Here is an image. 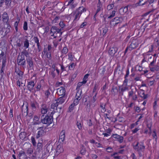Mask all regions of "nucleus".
Masks as SVG:
<instances>
[{
    "label": "nucleus",
    "mask_w": 159,
    "mask_h": 159,
    "mask_svg": "<svg viewBox=\"0 0 159 159\" xmlns=\"http://www.w3.org/2000/svg\"><path fill=\"white\" fill-rule=\"evenodd\" d=\"M54 114V113L52 111L50 113L49 112L45 116L43 115L41 117V122L44 124L47 125V126H48L53 122V116Z\"/></svg>",
    "instance_id": "obj_1"
},
{
    "label": "nucleus",
    "mask_w": 159,
    "mask_h": 159,
    "mask_svg": "<svg viewBox=\"0 0 159 159\" xmlns=\"http://www.w3.org/2000/svg\"><path fill=\"white\" fill-rule=\"evenodd\" d=\"M46 128L44 126L39 127L37 128L38 133L37 135L36 136V138L38 139L44 135L46 132L45 131Z\"/></svg>",
    "instance_id": "obj_2"
},
{
    "label": "nucleus",
    "mask_w": 159,
    "mask_h": 159,
    "mask_svg": "<svg viewBox=\"0 0 159 159\" xmlns=\"http://www.w3.org/2000/svg\"><path fill=\"white\" fill-rule=\"evenodd\" d=\"M122 17H116L110 21V25L111 26H116L122 21Z\"/></svg>",
    "instance_id": "obj_3"
},
{
    "label": "nucleus",
    "mask_w": 159,
    "mask_h": 159,
    "mask_svg": "<svg viewBox=\"0 0 159 159\" xmlns=\"http://www.w3.org/2000/svg\"><path fill=\"white\" fill-rule=\"evenodd\" d=\"M17 62L18 65L21 66L25 65L26 61L24 56L21 55L20 58H19V57H18L17 60Z\"/></svg>",
    "instance_id": "obj_4"
},
{
    "label": "nucleus",
    "mask_w": 159,
    "mask_h": 159,
    "mask_svg": "<svg viewBox=\"0 0 159 159\" xmlns=\"http://www.w3.org/2000/svg\"><path fill=\"white\" fill-rule=\"evenodd\" d=\"M24 104L23 103V105L21 107V109L22 111V115L23 116H26L28 115V103H26V105L24 107Z\"/></svg>",
    "instance_id": "obj_5"
},
{
    "label": "nucleus",
    "mask_w": 159,
    "mask_h": 159,
    "mask_svg": "<svg viewBox=\"0 0 159 159\" xmlns=\"http://www.w3.org/2000/svg\"><path fill=\"white\" fill-rule=\"evenodd\" d=\"M139 41L138 39H133L132 42L129 45V47H130V50H132L135 48L138 45Z\"/></svg>",
    "instance_id": "obj_6"
},
{
    "label": "nucleus",
    "mask_w": 159,
    "mask_h": 159,
    "mask_svg": "<svg viewBox=\"0 0 159 159\" xmlns=\"http://www.w3.org/2000/svg\"><path fill=\"white\" fill-rule=\"evenodd\" d=\"M131 71L133 72L131 75L132 77H134L135 75L138 74V72L139 71V66L137 65L134 68H132Z\"/></svg>",
    "instance_id": "obj_7"
},
{
    "label": "nucleus",
    "mask_w": 159,
    "mask_h": 159,
    "mask_svg": "<svg viewBox=\"0 0 159 159\" xmlns=\"http://www.w3.org/2000/svg\"><path fill=\"white\" fill-rule=\"evenodd\" d=\"M35 85V83L34 80H31L29 82H28V84L27 85L28 90L31 92L34 89Z\"/></svg>",
    "instance_id": "obj_8"
},
{
    "label": "nucleus",
    "mask_w": 159,
    "mask_h": 159,
    "mask_svg": "<svg viewBox=\"0 0 159 159\" xmlns=\"http://www.w3.org/2000/svg\"><path fill=\"white\" fill-rule=\"evenodd\" d=\"M2 21L4 24H7L9 23L8 21L9 17L8 14L6 12H4L2 15Z\"/></svg>",
    "instance_id": "obj_9"
},
{
    "label": "nucleus",
    "mask_w": 159,
    "mask_h": 159,
    "mask_svg": "<svg viewBox=\"0 0 159 159\" xmlns=\"http://www.w3.org/2000/svg\"><path fill=\"white\" fill-rule=\"evenodd\" d=\"M128 88L127 86H125L123 87V86H119L118 92H119V96H121L123 95V93L126 90H127Z\"/></svg>",
    "instance_id": "obj_10"
},
{
    "label": "nucleus",
    "mask_w": 159,
    "mask_h": 159,
    "mask_svg": "<svg viewBox=\"0 0 159 159\" xmlns=\"http://www.w3.org/2000/svg\"><path fill=\"white\" fill-rule=\"evenodd\" d=\"M65 93L66 90L63 87H61L57 89V93L59 96H65Z\"/></svg>",
    "instance_id": "obj_11"
},
{
    "label": "nucleus",
    "mask_w": 159,
    "mask_h": 159,
    "mask_svg": "<svg viewBox=\"0 0 159 159\" xmlns=\"http://www.w3.org/2000/svg\"><path fill=\"white\" fill-rule=\"evenodd\" d=\"M118 50L117 48L116 47H112L110 48L108 53L109 55L111 56H113L117 52Z\"/></svg>",
    "instance_id": "obj_12"
},
{
    "label": "nucleus",
    "mask_w": 159,
    "mask_h": 159,
    "mask_svg": "<svg viewBox=\"0 0 159 159\" xmlns=\"http://www.w3.org/2000/svg\"><path fill=\"white\" fill-rule=\"evenodd\" d=\"M30 105L32 109L34 111L36 110L37 108H39V104L36 101L31 102Z\"/></svg>",
    "instance_id": "obj_13"
},
{
    "label": "nucleus",
    "mask_w": 159,
    "mask_h": 159,
    "mask_svg": "<svg viewBox=\"0 0 159 159\" xmlns=\"http://www.w3.org/2000/svg\"><path fill=\"white\" fill-rule=\"evenodd\" d=\"M112 137L115 139H116L120 143H121L123 141L124 138L122 136L115 134H112Z\"/></svg>",
    "instance_id": "obj_14"
},
{
    "label": "nucleus",
    "mask_w": 159,
    "mask_h": 159,
    "mask_svg": "<svg viewBox=\"0 0 159 159\" xmlns=\"http://www.w3.org/2000/svg\"><path fill=\"white\" fill-rule=\"evenodd\" d=\"M65 131L63 130L60 133L59 136V142L60 143H62L63 142L65 138Z\"/></svg>",
    "instance_id": "obj_15"
},
{
    "label": "nucleus",
    "mask_w": 159,
    "mask_h": 159,
    "mask_svg": "<svg viewBox=\"0 0 159 159\" xmlns=\"http://www.w3.org/2000/svg\"><path fill=\"white\" fill-rule=\"evenodd\" d=\"M108 30V27L107 25H105L104 27L100 30V34H102V36H104Z\"/></svg>",
    "instance_id": "obj_16"
},
{
    "label": "nucleus",
    "mask_w": 159,
    "mask_h": 159,
    "mask_svg": "<svg viewBox=\"0 0 159 159\" xmlns=\"http://www.w3.org/2000/svg\"><path fill=\"white\" fill-rule=\"evenodd\" d=\"M63 151V148L62 147V145L61 143H59L57 145V147L56 150V153L58 154L62 152Z\"/></svg>",
    "instance_id": "obj_17"
},
{
    "label": "nucleus",
    "mask_w": 159,
    "mask_h": 159,
    "mask_svg": "<svg viewBox=\"0 0 159 159\" xmlns=\"http://www.w3.org/2000/svg\"><path fill=\"white\" fill-rule=\"evenodd\" d=\"M43 144L42 143L39 142L37 146V148L36 150L39 153L42 152L43 150Z\"/></svg>",
    "instance_id": "obj_18"
},
{
    "label": "nucleus",
    "mask_w": 159,
    "mask_h": 159,
    "mask_svg": "<svg viewBox=\"0 0 159 159\" xmlns=\"http://www.w3.org/2000/svg\"><path fill=\"white\" fill-rule=\"evenodd\" d=\"M145 147V146L144 143L142 142H141L140 143V151L141 150L142 152H140V157L143 155V151L144 150Z\"/></svg>",
    "instance_id": "obj_19"
},
{
    "label": "nucleus",
    "mask_w": 159,
    "mask_h": 159,
    "mask_svg": "<svg viewBox=\"0 0 159 159\" xmlns=\"http://www.w3.org/2000/svg\"><path fill=\"white\" fill-rule=\"evenodd\" d=\"M30 147L28 148H26L25 150L26 151L27 154L29 155L30 156L34 152L33 149L31 147V145H30Z\"/></svg>",
    "instance_id": "obj_20"
},
{
    "label": "nucleus",
    "mask_w": 159,
    "mask_h": 159,
    "mask_svg": "<svg viewBox=\"0 0 159 159\" xmlns=\"http://www.w3.org/2000/svg\"><path fill=\"white\" fill-rule=\"evenodd\" d=\"M58 106V102H56L55 103H53L51 104V109H53V111H52L54 113L56 112L57 110Z\"/></svg>",
    "instance_id": "obj_21"
},
{
    "label": "nucleus",
    "mask_w": 159,
    "mask_h": 159,
    "mask_svg": "<svg viewBox=\"0 0 159 159\" xmlns=\"http://www.w3.org/2000/svg\"><path fill=\"white\" fill-rule=\"evenodd\" d=\"M86 9L83 7H79L76 10V11L77 13L81 15L83 12L85 11Z\"/></svg>",
    "instance_id": "obj_22"
},
{
    "label": "nucleus",
    "mask_w": 159,
    "mask_h": 159,
    "mask_svg": "<svg viewBox=\"0 0 159 159\" xmlns=\"http://www.w3.org/2000/svg\"><path fill=\"white\" fill-rule=\"evenodd\" d=\"M139 142L138 141H135L132 144L135 150L137 151H138L139 150Z\"/></svg>",
    "instance_id": "obj_23"
},
{
    "label": "nucleus",
    "mask_w": 159,
    "mask_h": 159,
    "mask_svg": "<svg viewBox=\"0 0 159 159\" xmlns=\"http://www.w3.org/2000/svg\"><path fill=\"white\" fill-rule=\"evenodd\" d=\"M150 70L152 72H155V71H158L159 70V66L158 65H156L154 67L151 66L149 67Z\"/></svg>",
    "instance_id": "obj_24"
},
{
    "label": "nucleus",
    "mask_w": 159,
    "mask_h": 159,
    "mask_svg": "<svg viewBox=\"0 0 159 159\" xmlns=\"http://www.w3.org/2000/svg\"><path fill=\"white\" fill-rule=\"evenodd\" d=\"M111 92L114 95H115L118 92V89L117 87L113 85L112 87Z\"/></svg>",
    "instance_id": "obj_25"
},
{
    "label": "nucleus",
    "mask_w": 159,
    "mask_h": 159,
    "mask_svg": "<svg viewBox=\"0 0 159 159\" xmlns=\"http://www.w3.org/2000/svg\"><path fill=\"white\" fill-rule=\"evenodd\" d=\"M7 25V28H5L6 29V30L5 32L4 36H6L7 34L8 33H9L10 31V28L11 27V26L10 25V23H8L7 24H6Z\"/></svg>",
    "instance_id": "obj_26"
},
{
    "label": "nucleus",
    "mask_w": 159,
    "mask_h": 159,
    "mask_svg": "<svg viewBox=\"0 0 159 159\" xmlns=\"http://www.w3.org/2000/svg\"><path fill=\"white\" fill-rule=\"evenodd\" d=\"M65 96H62L58 98L57 100V102H58V104H61L63 103L65 101Z\"/></svg>",
    "instance_id": "obj_27"
},
{
    "label": "nucleus",
    "mask_w": 159,
    "mask_h": 159,
    "mask_svg": "<svg viewBox=\"0 0 159 159\" xmlns=\"http://www.w3.org/2000/svg\"><path fill=\"white\" fill-rule=\"evenodd\" d=\"M106 104H105L104 105H103V104L101 102L100 103V107L102 109V110H101V112H102L104 113L106 111Z\"/></svg>",
    "instance_id": "obj_28"
},
{
    "label": "nucleus",
    "mask_w": 159,
    "mask_h": 159,
    "mask_svg": "<svg viewBox=\"0 0 159 159\" xmlns=\"http://www.w3.org/2000/svg\"><path fill=\"white\" fill-rule=\"evenodd\" d=\"M140 97L144 99L147 98V94L145 95L144 91L141 89L140 91Z\"/></svg>",
    "instance_id": "obj_29"
},
{
    "label": "nucleus",
    "mask_w": 159,
    "mask_h": 159,
    "mask_svg": "<svg viewBox=\"0 0 159 159\" xmlns=\"http://www.w3.org/2000/svg\"><path fill=\"white\" fill-rule=\"evenodd\" d=\"M24 43V47L26 49L29 48V41L27 39H25V41L23 42Z\"/></svg>",
    "instance_id": "obj_30"
},
{
    "label": "nucleus",
    "mask_w": 159,
    "mask_h": 159,
    "mask_svg": "<svg viewBox=\"0 0 159 159\" xmlns=\"http://www.w3.org/2000/svg\"><path fill=\"white\" fill-rule=\"evenodd\" d=\"M27 134L25 132H21L19 134V137L20 139L24 140L26 137Z\"/></svg>",
    "instance_id": "obj_31"
},
{
    "label": "nucleus",
    "mask_w": 159,
    "mask_h": 159,
    "mask_svg": "<svg viewBox=\"0 0 159 159\" xmlns=\"http://www.w3.org/2000/svg\"><path fill=\"white\" fill-rule=\"evenodd\" d=\"M73 14L74 15L75 14L74 21H77L80 18L81 15L77 13L76 11H74Z\"/></svg>",
    "instance_id": "obj_32"
},
{
    "label": "nucleus",
    "mask_w": 159,
    "mask_h": 159,
    "mask_svg": "<svg viewBox=\"0 0 159 159\" xmlns=\"http://www.w3.org/2000/svg\"><path fill=\"white\" fill-rule=\"evenodd\" d=\"M15 72L19 76H21V77H23L24 73L23 72L20 70L18 68L17 69L16 68Z\"/></svg>",
    "instance_id": "obj_33"
},
{
    "label": "nucleus",
    "mask_w": 159,
    "mask_h": 159,
    "mask_svg": "<svg viewBox=\"0 0 159 159\" xmlns=\"http://www.w3.org/2000/svg\"><path fill=\"white\" fill-rule=\"evenodd\" d=\"M26 155L25 152L23 151H21L19 153L18 157L19 159H20V157H25Z\"/></svg>",
    "instance_id": "obj_34"
},
{
    "label": "nucleus",
    "mask_w": 159,
    "mask_h": 159,
    "mask_svg": "<svg viewBox=\"0 0 159 159\" xmlns=\"http://www.w3.org/2000/svg\"><path fill=\"white\" fill-rule=\"evenodd\" d=\"M81 93L82 91L80 92L79 91H78L77 92L75 96V98L77 99H79V100H80V99L81 98Z\"/></svg>",
    "instance_id": "obj_35"
},
{
    "label": "nucleus",
    "mask_w": 159,
    "mask_h": 159,
    "mask_svg": "<svg viewBox=\"0 0 159 159\" xmlns=\"http://www.w3.org/2000/svg\"><path fill=\"white\" fill-rule=\"evenodd\" d=\"M48 109L46 106H44L41 109V112L42 114H45L47 112Z\"/></svg>",
    "instance_id": "obj_36"
},
{
    "label": "nucleus",
    "mask_w": 159,
    "mask_h": 159,
    "mask_svg": "<svg viewBox=\"0 0 159 159\" xmlns=\"http://www.w3.org/2000/svg\"><path fill=\"white\" fill-rule=\"evenodd\" d=\"M27 62L29 66V68L30 69H32L34 66L32 60L27 61Z\"/></svg>",
    "instance_id": "obj_37"
},
{
    "label": "nucleus",
    "mask_w": 159,
    "mask_h": 159,
    "mask_svg": "<svg viewBox=\"0 0 159 159\" xmlns=\"http://www.w3.org/2000/svg\"><path fill=\"white\" fill-rule=\"evenodd\" d=\"M33 39L35 43L37 44V46L39 47V44H40V43H39V40L38 37L37 36H34L33 38Z\"/></svg>",
    "instance_id": "obj_38"
},
{
    "label": "nucleus",
    "mask_w": 159,
    "mask_h": 159,
    "mask_svg": "<svg viewBox=\"0 0 159 159\" xmlns=\"http://www.w3.org/2000/svg\"><path fill=\"white\" fill-rule=\"evenodd\" d=\"M75 106V104H73V103H72L71 105H70L68 108V111L70 112H71L74 109V107Z\"/></svg>",
    "instance_id": "obj_39"
},
{
    "label": "nucleus",
    "mask_w": 159,
    "mask_h": 159,
    "mask_svg": "<svg viewBox=\"0 0 159 159\" xmlns=\"http://www.w3.org/2000/svg\"><path fill=\"white\" fill-rule=\"evenodd\" d=\"M106 71V68L105 66L103 67L102 68H101L99 69V71L100 72V74L104 75Z\"/></svg>",
    "instance_id": "obj_40"
},
{
    "label": "nucleus",
    "mask_w": 159,
    "mask_h": 159,
    "mask_svg": "<svg viewBox=\"0 0 159 159\" xmlns=\"http://www.w3.org/2000/svg\"><path fill=\"white\" fill-rule=\"evenodd\" d=\"M56 33V27L53 26L51 29L50 34H51L52 33Z\"/></svg>",
    "instance_id": "obj_41"
},
{
    "label": "nucleus",
    "mask_w": 159,
    "mask_h": 159,
    "mask_svg": "<svg viewBox=\"0 0 159 159\" xmlns=\"http://www.w3.org/2000/svg\"><path fill=\"white\" fill-rule=\"evenodd\" d=\"M82 148L80 151V153L82 155H84L85 154L86 152V149L85 148H84V146L82 145Z\"/></svg>",
    "instance_id": "obj_42"
},
{
    "label": "nucleus",
    "mask_w": 159,
    "mask_h": 159,
    "mask_svg": "<svg viewBox=\"0 0 159 159\" xmlns=\"http://www.w3.org/2000/svg\"><path fill=\"white\" fill-rule=\"evenodd\" d=\"M156 58H155L154 57L153 58V61H152L149 65V67H151V66H154V63H155V62L156 61Z\"/></svg>",
    "instance_id": "obj_43"
},
{
    "label": "nucleus",
    "mask_w": 159,
    "mask_h": 159,
    "mask_svg": "<svg viewBox=\"0 0 159 159\" xmlns=\"http://www.w3.org/2000/svg\"><path fill=\"white\" fill-rule=\"evenodd\" d=\"M31 140L33 146L35 147L36 146V143L35 141L34 138L33 136L31 138Z\"/></svg>",
    "instance_id": "obj_44"
},
{
    "label": "nucleus",
    "mask_w": 159,
    "mask_h": 159,
    "mask_svg": "<svg viewBox=\"0 0 159 159\" xmlns=\"http://www.w3.org/2000/svg\"><path fill=\"white\" fill-rule=\"evenodd\" d=\"M68 51V48L66 46L64 47L62 51V53L64 54H66Z\"/></svg>",
    "instance_id": "obj_45"
},
{
    "label": "nucleus",
    "mask_w": 159,
    "mask_h": 159,
    "mask_svg": "<svg viewBox=\"0 0 159 159\" xmlns=\"http://www.w3.org/2000/svg\"><path fill=\"white\" fill-rule=\"evenodd\" d=\"M140 6H143L147 2V0H140Z\"/></svg>",
    "instance_id": "obj_46"
},
{
    "label": "nucleus",
    "mask_w": 159,
    "mask_h": 159,
    "mask_svg": "<svg viewBox=\"0 0 159 159\" xmlns=\"http://www.w3.org/2000/svg\"><path fill=\"white\" fill-rule=\"evenodd\" d=\"M6 5L7 6H10L11 2V0H4Z\"/></svg>",
    "instance_id": "obj_47"
},
{
    "label": "nucleus",
    "mask_w": 159,
    "mask_h": 159,
    "mask_svg": "<svg viewBox=\"0 0 159 159\" xmlns=\"http://www.w3.org/2000/svg\"><path fill=\"white\" fill-rule=\"evenodd\" d=\"M23 28L25 30H28L27 23L26 21L24 22Z\"/></svg>",
    "instance_id": "obj_48"
},
{
    "label": "nucleus",
    "mask_w": 159,
    "mask_h": 159,
    "mask_svg": "<svg viewBox=\"0 0 159 159\" xmlns=\"http://www.w3.org/2000/svg\"><path fill=\"white\" fill-rule=\"evenodd\" d=\"M114 3H112L111 4L108 5L107 7V9L108 10H110L111 9H112L114 7Z\"/></svg>",
    "instance_id": "obj_49"
},
{
    "label": "nucleus",
    "mask_w": 159,
    "mask_h": 159,
    "mask_svg": "<svg viewBox=\"0 0 159 159\" xmlns=\"http://www.w3.org/2000/svg\"><path fill=\"white\" fill-rule=\"evenodd\" d=\"M116 13V11L115 10H113L111 12V14L110 15V16L108 17V18L109 19H111L113 17H114L115 16V14Z\"/></svg>",
    "instance_id": "obj_50"
},
{
    "label": "nucleus",
    "mask_w": 159,
    "mask_h": 159,
    "mask_svg": "<svg viewBox=\"0 0 159 159\" xmlns=\"http://www.w3.org/2000/svg\"><path fill=\"white\" fill-rule=\"evenodd\" d=\"M76 125L79 130H81L82 129V126L81 123L78 121L77 122Z\"/></svg>",
    "instance_id": "obj_51"
},
{
    "label": "nucleus",
    "mask_w": 159,
    "mask_h": 159,
    "mask_svg": "<svg viewBox=\"0 0 159 159\" xmlns=\"http://www.w3.org/2000/svg\"><path fill=\"white\" fill-rule=\"evenodd\" d=\"M153 134L152 135L153 138V139H155L156 140L157 139V136L155 130H153Z\"/></svg>",
    "instance_id": "obj_52"
},
{
    "label": "nucleus",
    "mask_w": 159,
    "mask_h": 159,
    "mask_svg": "<svg viewBox=\"0 0 159 159\" xmlns=\"http://www.w3.org/2000/svg\"><path fill=\"white\" fill-rule=\"evenodd\" d=\"M125 80L123 82V84L121 86H123V87H125V86H127V83L128 82V79L126 78H125Z\"/></svg>",
    "instance_id": "obj_53"
},
{
    "label": "nucleus",
    "mask_w": 159,
    "mask_h": 159,
    "mask_svg": "<svg viewBox=\"0 0 159 159\" xmlns=\"http://www.w3.org/2000/svg\"><path fill=\"white\" fill-rule=\"evenodd\" d=\"M29 54L28 52L26 50H25L21 52V55H25V57L27 56V55Z\"/></svg>",
    "instance_id": "obj_54"
},
{
    "label": "nucleus",
    "mask_w": 159,
    "mask_h": 159,
    "mask_svg": "<svg viewBox=\"0 0 159 159\" xmlns=\"http://www.w3.org/2000/svg\"><path fill=\"white\" fill-rule=\"evenodd\" d=\"M47 57L49 60H51L52 58L51 53L50 52H48L46 54Z\"/></svg>",
    "instance_id": "obj_55"
},
{
    "label": "nucleus",
    "mask_w": 159,
    "mask_h": 159,
    "mask_svg": "<svg viewBox=\"0 0 159 159\" xmlns=\"http://www.w3.org/2000/svg\"><path fill=\"white\" fill-rule=\"evenodd\" d=\"M135 93H134L132 90H131L129 92L128 96L129 97H132Z\"/></svg>",
    "instance_id": "obj_56"
},
{
    "label": "nucleus",
    "mask_w": 159,
    "mask_h": 159,
    "mask_svg": "<svg viewBox=\"0 0 159 159\" xmlns=\"http://www.w3.org/2000/svg\"><path fill=\"white\" fill-rule=\"evenodd\" d=\"M50 94V93L48 90H46L45 92V95L47 98H48Z\"/></svg>",
    "instance_id": "obj_57"
},
{
    "label": "nucleus",
    "mask_w": 159,
    "mask_h": 159,
    "mask_svg": "<svg viewBox=\"0 0 159 159\" xmlns=\"http://www.w3.org/2000/svg\"><path fill=\"white\" fill-rule=\"evenodd\" d=\"M75 67L74 66V63H72L71 65L69 66V70H73L74 69Z\"/></svg>",
    "instance_id": "obj_58"
},
{
    "label": "nucleus",
    "mask_w": 159,
    "mask_h": 159,
    "mask_svg": "<svg viewBox=\"0 0 159 159\" xmlns=\"http://www.w3.org/2000/svg\"><path fill=\"white\" fill-rule=\"evenodd\" d=\"M106 151L108 152H112L113 150L111 147H108L106 148Z\"/></svg>",
    "instance_id": "obj_59"
},
{
    "label": "nucleus",
    "mask_w": 159,
    "mask_h": 159,
    "mask_svg": "<svg viewBox=\"0 0 159 159\" xmlns=\"http://www.w3.org/2000/svg\"><path fill=\"white\" fill-rule=\"evenodd\" d=\"M89 98V97L88 96L86 97H84L83 98V100L84 101V103H86L88 101V99Z\"/></svg>",
    "instance_id": "obj_60"
},
{
    "label": "nucleus",
    "mask_w": 159,
    "mask_h": 159,
    "mask_svg": "<svg viewBox=\"0 0 159 159\" xmlns=\"http://www.w3.org/2000/svg\"><path fill=\"white\" fill-rule=\"evenodd\" d=\"M97 94V93H96L94 96H93V99L92 100V102L93 103L96 100V97Z\"/></svg>",
    "instance_id": "obj_61"
},
{
    "label": "nucleus",
    "mask_w": 159,
    "mask_h": 159,
    "mask_svg": "<svg viewBox=\"0 0 159 159\" xmlns=\"http://www.w3.org/2000/svg\"><path fill=\"white\" fill-rule=\"evenodd\" d=\"M80 100H79V99H77V98H75L74 101L73 103L75 104V106H76L79 103Z\"/></svg>",
    "instance_id": "obj_62"
},
{
    "label": "nucleus",
    "mask_w": 159,
    "mask_h": 159,
    "mask_svg": "<svg viewBox=\"0 0 159 159\" xmlns=\"http://www.w3.org/2000/svg\"><path fill=\"white\" fill-rule=\"evenodd\" d=\"M6 59H3L2 61V68H4L6 66Z\"/></svg>",
    "instance_id": "obj_63"
},
{
    "label": "nucleus",
    "mask_w": 159,
    "mask_h": 159,
    "mask_svg": "<svg viewBox=\"0 0 159 159\" xmlns=\"http://www.w3.org/2000/svg\"><path fill=\"white\" fill-rule=\"evenodd\" d=\"M104 116L105 119H106L107 118L109 120L111 119V117H109V115L107 113L104 114Z\"/></svg>",
    "instance_id": "obj_64"
}]
</instances>
